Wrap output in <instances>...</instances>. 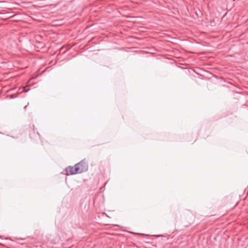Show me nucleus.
<instances>
[{
	"instance_id": "nucleus-1",
	"label": "nucleus",
	"mask_w": 248,
	"mask_h": 248,
	"mask_svg": "<svg viewBox=\"0 0 248 248\" xmlns=\"http://www.w3.org/2000/svg\"><path fill=\"white\" fill-rule=\"evenodd\" d=\"M77 173H81L87 169V166L84 162H80L75 166Z\"/></svg>"
},
{
	"instance_id": "nucleus-2",
	"label": "nucleus",
	"mask_w": 248,
	"mask_h": 248,
	"mask_svg": "<svg viewBox=\"0 0 248 248\" xmlns=\"http://www.w3.org/2000/svg\"><path fill=\"white\" fill-rule=\"evenodd\" d=\"M65 171L67 175L78 173L75 166H69L66 168Z\"/></svg>"
},
{
	"instance_id": "nucleus-3",
	"label": "nucleus",
	"mask_w": 248,
	"mask_h": 248,
	"mask_svg": "<svg viewBox=\"0 0 248 248\" xmlns=\"http://www.w3.org/2000/svg\"><path fill=\"white\" fill-rule=\"evenodd\" d=\"M233 1H235V0H232Z\"/></svg>"
}]
</instances>
